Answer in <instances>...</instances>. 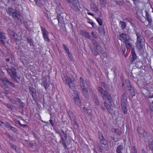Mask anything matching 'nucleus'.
<instances>
[{
	"label": "nucleus",
	"mask_w": 153,
	"mask_h": 153,
	"mask_svg": "<svg viewBox=\"0 0 153 153\" xmlns=\"http://www.w3.org/2000/svg\"><path fill=\"white\" fill-rule=\"evenodd\" d=\"M132 27H134V30L136 33L137 36V41L136 43V46L137 48L139 50L141 49L144 45L145 39L142 36V33H140L137 32L136 29L137 27L134 24L131 23H130Z\"/></svg>",
	"instance_id": "f257e3e1"
},
{
	"label": "nucleus",
	"mask_w": 153,
	"mask_h": 153,
	"mask_svg": "<svg viewBox=\"0 0 153 153\" xmlns=\"http://www.w3.org/2000/svg\"><path fill=\"white\" fill-rule=\"evenodd\" d=\"M122 92L123 94L121 98V107L124 113L126 114L127 113V102L126 95L127 91L125 88H123Z\"/></svg>",
	"instance_id": "f03ea898"
},
{
	"label": "nucleus",
	"mask_w": 153,
	"mask_h": 153,
	"mask_svg": "<svg viewBox=\"0 0 153 153\" xmlns=\"http://www.w3.org/2000/svg\"><path fill=\"white\" fill-rule=\"evenodd\" d=\"M6 70L8 74L13 80L17 82H18L20 79V75L17 73L16 69L12 66L10 68H7Z\"/></svg>",
	"instance_id": "7ed1b4c3"
},
{
	"label": "nucleus",
	"mask_w": 153,
	"mask_h": 153,
	"mask_svg": "<svg viewBox=\"0 0 153 153\" xmlns=\"http://www.w3.org/2000/svg\"><path fill=\"white\" fill-rule=\"evenodd\" d=\"M97 89L98 92L100 93L102 97L104 100L107 99L109 103H111L112 98L107 91L100 86L97 88Z\"/></svg>",
	"instance_id": "20e7f679"
},
{
	"label": "nucleus",
	"mask_w": 153,
	"mask_h": 153,
	"mask_svg": "<svg viewBox=\"0 0 153 153\" xmlns=\"http://www.w3.org/2000/svg\"><path fill=\"white\" fill-rule=\"evenodd\" d=\"M84 82V79L82 77H80L79 78V82L81 88L82 89V92L84 95L88 97V91L87 88V86H88L89 84L88 81L87 79H85Z\"/></svg>",
	"instance_id": "39448f33"
},
{
	"label": "nucleus",
	"mask_w": 153,
	"mask_h": 153,
	"mask_svg": "<svg viewBox=\"0 0 153 153\" xmlns=\"http://www.w3.org/2000/svg\"><path fill=\"white\" fill-rule=\"evenodd\" d=\"M60 137V140L59 143H62L63 146L65 149L68 148L66 144V141L67 139V134L62 129H60L59 132H58Z\"/></svg>",
	"instance_id": "423d86ee"
},
{
	"label": "nucleus",
	"mask_w": 153,
	"mask_h": 153,
	"mask_svg": "<svg viewBox=\"0 0 153 153\" xmlns=\"http://www.w3.org/2000/svg\"><path fill=\"white\" fill-rule=\"evenodd\" d=\"M131 32V30L129 29H127L126 32L119 34V39L123 43L128 41H131V39L128 35Z\"/></svg>",
	"instance_id": "0eeeda50"
},
{
	"label": "nucleus",
	"mask_w": 153,
	"mask_h": 153,
	"mask_svg": "<svg viewBox=\"0 0 153 153\" xmlns=\"http://www.w3.org/2000/svg\"><path fill=\"white\" fill-rule=\"evenodd\" d=\"M71 8L74 10L78 12L79 11L80 7L78 0H68Z\"/></svg>",
	"instance_id": "6e6552de"
},
{
	"label": "nucleus",
	"mask_w": 153,
	"mask_h": 153,
	"mask_svg": "<svg viewBox=\"0 0 153 153\" xmlns=\"http://www.w3.org/2000/svg\"><path fill=\"white\" fill-rule=\"evenodd\" d=\"M63 76V80L66 83L72 90L74 91L75 89V85L74 83L67 74H64Z\"/></svg>",
	"instance_id": "1a4fd4ad"
},
{
	"label": "nucleus",
	"mask_w": 153,
	"mask_h": 153,
	"mask_svg": "<svg viewBox=\"0 0 153 153\" xmlns=\"http://www.w3.org/2000/svg\"><path fill=\"white\" fill-rule=\"evenodd\" d=\"M43 80L42 84L43 85L45 89L46 90L49 87L51 83L49 76H45L43 77Z\"/></svg>",
	"instance_id": "9d476101"
},
{
	"label": "nucleus",
	"mask_w": 153,
	"mask_h": 153,
	"mask_svg": "<svg viewBox=\"0 0 153 153\" xmlns=\"http://www.w3.org/2000/svg\"><path fill=\"white\" fill-rule=\"evenodd\" d=\"M57 19L58 21L59 24L60 23V25L63 30H66L65 24V23L62 17L59 13L57 14Z\"/></svg>",
	"instance_id": "9b49d317"
},
{
	"label": "nucleus",
	"mask_w": 153,
	"mask_h": 153,
	"mask_svg": "<svg viewBox=\"0 0 153 153\" xmlns=\"http://www.w3.org/2000/svg\"><path fill=\"white\" fill-rule=\"evenodd\" d=\"M42 31V32L43 37L44 40L47 42H49L50 40L48 38V33L45 29L42 26H41Z\"/></svg>",
	"instance_id": "f8f14e48"
},
{
	"label": "nucleus",
	"mask_w": 153,
	"mask_h": 153,
	"mask_svg": "<svg viewBox=\"0 0 153 153\" xmlns=\"http://www.w3.org/2000/svg\"><path fill=\"white\" fill-rule=\"evenodd\" d=\"M2 87L4 89L3 93L6 95H8L9 94V92L11 90V88L8 87L7 85L3 84L2 86Z\"/></svg>",
	"instance_id": "ddd939ff"
},
{
	"label": "nucleus",
	"mask_w": 153,
	"mask_h": 153,
	"mask_svg": "<svg viewBox=\"0 0 153 153\" xmlns=\"http://www.w3.org/2000/svg\"><path fill=\"white\" fill-rule=\"evenodd\" d=\"M100 140L101 144L104 145V146L103 147L105 151H108V147L107 144V142L104 137L100 139Z\"/></svg>",
	"instance_id": "4468645a"
},
{
	"label": "nucleus",
	"mask_w": 153,
	"mask_h": 153,
	"mask_svg": "<svg viewBox=\"0 0 153 153\" xmlns=\"http://www.w3.org/2000/svg\"><path fill=\"white\" fill-rule=\"evenodd\" d=\"M131 54L132 57L131 59L130 62L132 63L135 61L137 58V56L135 53L134 49V48H131Z\"/></svg>",
	"instance_id": "2eb2a0df"
},
{
	"label": "nucleus",
	"mask_w": 153,
	"mask_h": 153,
	"mask_svg": "<svg viewBox=\"0 0 153 153\" xmlns=\"http://www.w3.org/2000/svg\"><path fill=\"white\" fill-rule=\"evenodd\" d=\"M73 99L76 105L79 107H81V102L79 98V96L77 95L76 97H74Z\"/></svg>",
	"instance_id": "dca6fc26"
},
{
	"label": "nucleus",
	"mask_w": 153,
	"mask_h": 153,
	"mask_svg": "<svg viewBox=\"0 0 153 153\" xmlns=\"http://www.w3.org/2000/svg\"><path fill=\"white\" fill-rule=\"evenodd\" d=\"M2 81L4 83V84H5V85H10L13 87L16 88V86L15 84L10 82L7 78L6 77L4 79H2Z\"/></svg>",
	"instance_id": "f3484780"
},
{
	"label": "nucleus",
	"mask_w": 153,
	"mask_h": 153,
	"mask_svg": "<svg viewBox=\"0 0 153 153\" xmlns=\"http://www.w3.org/2000/svg\"><path fill=\"white\" fill-rule=\"evenodd\" d=\"M29 91L30 94L31 95L33 100H35L36 99V91L35 89L33 87H29Z\"/></svg>",
	"instance_id": "a211bd4d"
},
{
	"label": "nucleus",
	"mask_w": 153,
	"mask_h": 153,
	"mask_svg": "<svg viewBox=\"0 0 153 153\" xmlns=\"http://www.w3.org/2000/svg\"><path fill=\"white\" fill-rule=\"evenodd\" d=\"M145 12L146 14V20L148 22L149 25H151L152 22L151 16L148 13V12L147 10H145Z\"/></svg>",
	"instance_id": "6ab92c4d"
},
{
	"label": "nucleus",
	"mask_w": 153,
	"mask_h": 153,
	"mask_svg": "<svg viewBox=\"0 0 153 153\" xmlns=\"http://www.w3.org/2000/svg\"><path fill=\"white\" fill-rule=\"evenodd\" d=\"M96 48V49L100 51V53L102 54H105V51H104L103 49L97 43L96 44L94 45Z\"/></svg>",
	"instance_id": "aec40b11"
},
{
	"label": "nucleus",
	"mask_w": 153,
	"mask_h": 153,
	"mask_svg": "<svg viewBox=\"0 0 153 153\" xmlns=\"http://www.w3.org/2000/svg\"><path fill=\"white\" fill-rule=\"evenodd\" d=\"M120 24L121 25V29L123 30V32H126L127 29H129L128 28H126V23L125 22L123 21H120L119 22Z\"/></svg>",
	"instance_id": "412c9836"
},
{
	"label": "nucleus",
	"mask_w": 153,
	"mask_h": 153,
	"mask_svg": "<svg viewBox=\"0 0 153 153\" xmlns=\"http://www.w3.org/2000/svg\"><path fill=\"white\" fill-rule=\"evenodd\" d=\"M15 11L16 10H15L13 8L9 7L7 10V12L9 15H10L14 17V16H16V13H15Z\"/></svg>",
	"instance_id": "4be33fe9"
},
{
	"label": "nucleus",
	"mask_w": 153,
	"mask_h": 153,
	"mask_svg": "<svg viewBox=\"0 0 153 153\" xmlns=\"http://www.w3.org/2000/svg\"><path fill=\"white\" fill-rule=\"evenodd\" d=\"M92 98L94 102L97 105H99V102L97 98V96L94 93L92 94Z\"/></svg>",
	"instance_id": "5701e85b"
},
{
	"label": "nucleus",
	"mask_w": 153,
	"mask_h": 153,
	"mask_svg": "<svg viewBox=\"0 0 153 153\" xmlns=\"http://www.w3.org/2000/svg\"><path fill=\"white\" fill-rule=\"evenodd\" d=\"M17 102L19 104V108L20 109H22L25 106V104L22 102L21 100L18 98H16Z\"/></svg>",
	"instance_id": "b1692460"
},
{
	"label": "nucleus",
	"mask_w": 153,
	"mask_h": 153,
	"mask_svg": "<svg viewBox=\"0 0 153 153\" xmlns=\"http://www.w3.org/2000/svg\"><path fill=\"white\" fill-rule=\"evenodd\" d=\"M111 131L112 132L118 135H120L122 133L121 131L119 128H112L111 129Z\"/></svg>",
	"instance_id": "393cba45"
},
{
	"label": "nucleus",
	"mask_w": 153,
	"mask_h": 153,
	"mask_svg": "<svg viewBox=\"0 0 153 153\" xmlns=\"http://www.w3.org/2000/svg\"><path fill=\"white\" fill-rule=\"evenodd\" d=\"M128 91L129 92L131 96L133 97L135 95L134 91L132 87H129V88H128Z\"/></svg>",
	"instance_id": "a878e982"
},
{
	"label": "nucleus",
	"mask_w": 153,
	"mask_h": 153,
	"mask_svg": "<svg viewBox=\"0 0 153 153\" xmlns=\"http://www.w3.org/2000/svg\"><path fill=\"white\" fill-rule=\"evenodd\" d=\"M147 148L149 149V150L153 151V141H149L147 146Z\"/></svg>",
	"instance_id": "bb28decb"
},
{
	"label": "nucleus",
	"mask_w": 153,
	"mask_h": 153,
	"mask_svg": "<svg viewBox=\"0 0 153 153\" xmlns=\"http://www.w3.org/2000/svg\"><path fill=\"white\" fill-rule=\"evenodd\" d=\"M35 1V4L37 6L39 7H41L43 5H44L43 2H41L40 1H38L37 0H34Z\"/></svg>",
	"instance_id": "cd10ccee"
},
{
	"label": "nucleus",
	"mask_w": 153,
	"mask_h": 153,
	"mask_svg": "<svg viewBox=\"0 0 153 153\" xmlns=\"http://www.w3.org/2000/svg\"><path fill=\"white\" fill-rule=\"evenodd\" d=\"M101 85L106 90L109 89V86L106 83L104 82H101L100 83Z\"/></svg>",
	"instance_id": "c85d7f7f"
},
{
	"label": "nucleus",
	"mask_w": 153,
	"mask_h": 153,
	"mask_svg": "<svg viewBox=\"0 0 153 153\" xmlns=\"http://www.w3.org/2000/svg\"><path fill=\"white\" fill-rule=\"evenodd\" d=\"M4 105L9 109L13 110L14 109V106L12 105L9 103H5Z\"/></svg>",
	"instance_id": "c756f323"
},
{
	"label": "nucleus",
	"mask_w": 153,
	"mask_h": 153,
	"mask_svg": "<svg viewBox=\"0 0 153 153\" xmlns=\"http://www.w3.org/2000/svg\"><path fill=\"white\" fill-rule=\"evenodd\" d=\"M126 45V47L127 49H129L132 47V45L130 41H128L125 42Z\"/></svg>",
	"instance_id": "7c9ffc66"
},
{
	"label": "nucleus",
	"mask_w": 153,
	"mask_h": 153,
	"mask_svg": "<svg viewBox=\"0 0 153 153\" xmlns=\"http://www.w3.org/2000/svg\"><path fill=\"white\" fill-rule=\"evenodd\" d=\"M124 149V147L123 145L122 144H121L117 146L116 152L118 151H122Z\"/></svg>",
	"instance_id": "2f4dec72"
},
{
	"label": "nucleus",
	"mask_w": 153,
	"mask_h": 153,
	"mask_svg": "<svg viewBox=\"0 0 153 153\" xmlns=\"http://www.w3.org/2000/svg\"><path fill=\"white\" fill-rule=\"evenodd\" d=\"M27 42L30 44V46H34L33 41L32 39L28 37L27 38Z\"/></svg>",
	"instance_id": "473e14b6"
},
{
	"label": "nucleus",
	"mask_w": 153,
	"mask_h": 153,
	"mask_svg": "<svg viewBox=\"0 0 153 153\" xmlns=\"http://www.w3.org/2000/svg\"><path fill=\"white\" fill-rule=\"evenodd\" d=\"M104 104L105 107L109 112L112 111L113 110L112 108H110V107L108 104L105 102H104Z\"/></svg>",
	"instance_id": "72a5a7b5"
},
{
	"label": "nucleus",
	"mask_w": 153,
	"mask_h": 153,
	"mask_svg": "<svg viewBox=\"0 0 153 153\" xmlns=\"http://www.w3.org/2000/svg\"><path fill=\"white\" fill-rule=\"evenodd\" d=\"M90 7L91 9L94 11L96 12L98 10V8L93 4H91Z\"/></svg>",
	"instance_id": "f704fd0d"
},
{
	"label": "nucleus",
	"mask_w": 153,
	"mask_h": 153,
	"mask_svg": "<svg viewBox=\"0 0 153 153\" xmlns=\"http://www.w3.org/2000/svg\"><path fill=\"white\" fill-rule=\"evenodd\" d=\"M11 35L12 36L16 41H18L17 34L14 31L11 30L10 32Z\"/></svg>",
	"instance_id": "c9c22d12"
},
{
	"label": "nucleus",
	"mask_w": 153,
	"mask_h": 153,
	"mask_svg": "<svg viewBox=\"0 0 153 153\" xmlns=\"http://www.w3.org/2000/svg\"><path fill=\"white\" fill-rule=\"evenodd\" d=\"M137 132L138 134H144V132H145V131L144 129L139 128H137Z\"/></svg>",
	"instance_id": "e433bc0d"
},
{
	"label": "nucleus",
	"mask_w": 153,
	"mask_h": 153,
	"mask_svg": "<svg viewBox=\"0 0 153 153\" xmlns=\"http://www.w3.org/2000/svg\"><path fill=\"white\" fill-rule=\"evenodd\" d=\"M97 146L98 151L102 153L103 152V150L101 146L99 143H98L97 144Z\"/></svg>",
	"instance_id": "4c0bfd02"
},
{
	"label": "nucleus",
	"mask_w": 153,
	"mask_h": 153,
	"mask_svg": "<svg viewBox=\"0 0 153 153\" xmlns=\"http://www.w3.org/2000/svg\"><path fill=\"white\" fill-rule=\"evenodd\" d=\"M8 144L12 149L15 150V151H16V145H14V144H13L10 142L9 143H8Z\"/></svg>",
	"instance_id": "58836bf2"
},
{
	"label": "nucleus",
	"mask_w": 153,
	"mask_h": 153,
	"mask_svg": "<svg viewBox=\"0 0 153 153\" xmlns=\"http://www.w3.org/2000/svg\"><path fill=\"white\" fill-rule=\"evenodd\" d=\"M84 35L86 38L89 39H91V36L88 33L85 32L84 33Z\"/></svg>",
	"instance_id": "ea45409f"
},
{
	"label": "nucleus",
	"mask_w": 153,
	"mask_h": 153,
	"mask_svg": "<svg viewBox=\"0 0 153 153\" xmlns=\"http://www.w3.org/2000/svg\"><path fill=\"white\" fill-rule=\"evenodd\" d=\"M96 19L97 22L98 23L99 25L100 26H102V19H100L99 18H97Z\"/></svg>",
	"instance_id": "a19ab883"
},
{
	"label": "nucleus",
	"mask_w": 153,
	"mask_h": 153,
	"mask_svg": "<svg viewBox=\"0 0 153 153\" xmlns=\"http://www.w3.org/2000/svg\"><path fill=\"white\" fill-rule=\"evenodd\" d=\"M10 129L13 131L14 132H15L16 133H17L18 130L16 128H15L11 126L10 128Z\"/></svg>",
	"instance_id": "79ce46f5"
},
{
	"label": "nucleus",
	"mask_w": 153,
	"mask_h": 153,
	"mask_svg": "<svg viewBox=\"0 0 153 153\" xmlns=\"http://www.w3.org/2000/svg\"><path fill=\"white\" fill-rule=\"evenodd\" d=\"M98 136L99 137V139H100L101 138H102L104 137H103V135H102V133L100 131H98Z\"/></svg>",
	"instance_id": "37998d69"
},
{
	"label": "nucleus",
	"mask_w": 153,
	"mask_h": 153,
	"mask_svg": "<svg viewBox=\"0 0 153 153\" xmlns=\"http://www.w3.org/2000/svg\"><path fill=\"white\" fill-rule=\"evenodd\" d=\"M10 100L12 103L13 104H17V100H16L13 98H11L10 99Z\"/></svg>",
	"instance_id": "c03bdc74"
},
{
	"label": "nucleus",
	"mask_w": 153,
	"mask_h": 153,
	"mask_svg": "<svg viewBox=\"0 0 153 153\" xmlns=\"http://www.w3.org/2000/svg\"><path fill=\"white\" fill-rule=\"evenodd\" d=\"M6 61L7 62H10L11 63V61H12V59L11 56H10V57H8L7 58L6 57Z\"/></svg>",
	"instance_id": "a18cd8bd"
},
{
	"label": "nucleus",
	"mask_w": 153,
	"mask_h": 153,
	"mask_svg": "<svg viewBox=\"0 0 153 153\" xmlns=\"http://www.w3.org/2000/svg\"><path fill=\"white\" fill-rule=\"evenodd\" d=\"M98 31L100 33H102L104 31L103 29L101 27H99L98 29Z\"/></svg>",
	"instance_id": "49530a36"
},
{
	"label": "nucleus",
	"mask_w": 153,
	"mask_h": 153,
	"mask_svg": "<svg viewBox=\"0 0 153 153\" xmlns=\"http://www.w3.org/2000/svg\"><path fill=\"white\" fill-rule=\"evenodd\" d=\"M0 38H4V39H5V37L4 36V33L1 32V31L0 32Z\"/></svg>",
	"instance_id": "de8ad7c7"
},
{
	"label": "nucleus",
	"mask_w": 153,
	"mask_h": 153,
	"mask_svg": "<svg viewBox=\"0 0 153 153\" xmlns=\"http://www.w3.org/2000/svg\"><path fill=\"white\" fill-rule=\"evenodd\" d=\"M72 124L75 126H76L77 127H78V124L76 122V120H74L72 121Z\"/></svg>",
	"instance_id": "09e8293b"
},
{
	"label": "nucleus",
	"mask_w": 153,
	"mask_h": 153,
	"mask_svg": "<svg viewBox=\"0 0 153 153\" xmlns=\"http://www.w3.org/2000/svg\"><path fill=\"white\" fill-rule=\"evenodd\" d=\"M116 3L117 4L119 5H120V6H122L123 4V2H122L121 1H116Z\"/></svg>",
	"instance_id": "8fccbe9b"
},
{
	"label": "nucleus",
	"mask_w": 153,
	"mask_h": 153,
	"mask_svg": "<svg viewBox=\"0 0 153 153\" xmlns=\"http://www.w3.org/2000/svg\"><path fill=\"white\" fill-rule=\"evenodd\" d=\"M90 39L91 40V41L92 44H93L94 45L96 44L97 43V42H96V41L94 39H93V38H91Z\"/></svg>",
	"instance_id": "3c124183"
},
{
	"label": "nucleus",
	"mask_w": 153,
	"mask_h": 153,
	"mask_svg": "<svg viewBox=\"0 0 153 153\" xmlns=\"http://www.w3.org/2000/svg\"><path fill=\"white\" fill-rule=\"evenodd\" d=\"M126 48H122V51L123 53V55L125 56V57H126V54L125 53V51H126Z\"/></svg>",
	"instance_id": "603ef678"
},
{
	"label": "nucleus",
	"mask_w": 153,
	"mask_h": 153,
	"mask_svg": "<svg viewBox=\"0 0 153 153\" xmlns=\"http://www.w3.org/2000/svg\"><path fill=\"white\" fill-rule=\"evenodd\" d=\"M91 34L92 35V36L94 39H97V35L95 34V33L93 32H92L91 33Z\"/></svg>",
	"instance_id": "864d4df0"
},
{
	"label": "nucleus",
	"mask_w": 153,
	"mask_h": 153,
	"mask_svg": "<svg viewBox=\"0 0 153 153\" xmlns=\"http://www.w3.org/2000/svg\"><path fill=\"white\" fill-rule=\"evenodd\" d=\"M89 46L90 47V49H91V52L92 53L96 50V49H95V48H94V47L93 46L92 47V46H90V45H89Z\"/></svg>",
	"instance_id": "5fc2aeb1"
},
{
	"label": "nucleus",
	"mask_w": 153,
	"mask_h": 153,
	"mask_svg": "<svg viewBox=\"0 0 153 153\" xmlns=\"http://www.w3.org/2000/svg\"><path fill=\"white\" fill-rule=\"evenodd\" d=\"M5 126L7 127V128H9L10 129L11 127V126L10 125V124L8 123H5Z\"/></svg>",
	"instance_id": "6e6d98bb"
},
{
	"label": "nucleus",
	"mask_w": 153,
	"mask_h": 153,
	"mask_svg": "<svg viewBox=\"0 0 153 153\" xmlns=\"http://www.w3.org/2000/svg\"><path fill=\"white\" fill-rule=\"evenodd\" d=\"M19 125H20V126H22V127H23L24 128H26V127H27V126H28L27 125H26V124H21L20 123V122H19Z\"/></svg>",
	"instance_id": "4d7b16f0"
},
{
	"label": "nucleus",
	"mask_w": 153,
	"mask_h": 153,
	"mask_svg": "<svg viewBox=\"0 0 153 153\" xmlns=\"http://www.w3.org/2000/svg\"><path fill=\"white\" fill-rule=\"evenodd\" d=\"M15 13H16V16H14V17H15L16 18H17L18 17V15L19 16H20V13L19 12L16 11H15Z\"/></svg>",
	"instance_id": "13d9d810"
},
{
	"label": "nucleus",
	"mask_w": 153,
	"mask_h": 153,
	"mask_svg": "<svg viewBox=\"0 0 153 153\" xmlns=\"http://www.w3.org/2000/svg\"><path fill=\"white\" fill-rule=\"evenodd\" d=\"M131 153H137V151L134 146H133L132 147V150Z\"/></svg>",
	"instance_id": "bf43d9fd"
},
{
	"label": "nucleus",
	"mask_w": 153,
	"mask_h": 153,
	"mask_svg": "<svg viewBox=\"0 0 153 153\" xmlns=\"http://www.w3.org/2000/svg\"><path fill=\"white\" fill-rule=\"evenodd\" d=\"M3 39H4V38H0V41L2 44L4 45H5V42Z\"/></svg>",
	"instance_id": "052dcab7"
},
{
	"label": "nucleus",
	"mask_w": 153,
	"mask_h": 153,
	"mask_svg": "<svg viewBox=\"0 0 153 153\" xmlns=\"http://www.w3.org/2000/svg\"><path fill=\"white\" fill-rule=\"evenodd\" d=\"M92 53L95 56H96L99 54V53L96 50L95 51Z\"/></svg>",
	"instance_id": "680f3d73"
},
{
	"label": "nucleus",
	"mask_w": 153,
	"mask_h": 153,
	"mask_svg": "<svg viewBox=\"0 0 153 153\" xmlns=\"http://www.w3.org/2000/svg\"><path fill=\"white\" fill-rule=\"evenodd\" d=\"M62 46L66 51H69L68 48L65 44H63Z\"/></svg>",
	"instance_id": "e2e57ef3"
},
{
	"label": "nucleus",
	"mask_w": 153,
	"mask_h": 153,
	"mask_svg": "<svg viewBox=\"0 0 153 153\" xmlns=\"http://www.w3.org/2000/svg\"><path fill=\"white\" fill-rule=\"evenodd\" d=\"M49 122L51 124V126L52 127H54V124L53 122V120H52L50 119L49 120Z\"/></svg>",
	"instance_id": "0e129e2a"
},
{
	"label": "nucleus",
	"mask_w": 153,
	"mask_h": 153,
	"mask_svg": "<svg viewBox=\"0 0 153 153\" xmlns=\"http://www.w3.org/2000/svg\"><path fill=\"white\" fill-rule=\"evenodd\" d=\"M68 57L70 59L71 61H73V57L72 56V55L70 53V54H68Z\"/></svg>",
	"instance_id": "69168bd1"
},
{
	"label": "nucleus",
	"mask_w": 153,
	"mask_h": 153,
	"mask_svg": "<svg viewBox=\"0 0 153 153\" xmlns=\"http://www.w3.org/2000/svg\"><path fill=\"white\" fill-rule=\"evenodd\" d=\"M5 123L3 122L0 120V126H5Z\"/></svg>",
	"instance_id": "338daca9"
},
{
	"label": "nucleus",
	"mask_w": 153,
	"mask_h": 153,
	"mask_svg": "<svg viewBox=\"0 0 153 153\" xmlns=\"http://www.w3.org/2000/svg\"><path fill=\"white\" fill-rule=\"evenodd\" d=\"M150 109L153 112V102H152V103L150 105Z\"/></svg>",
	"instance_id": "774afa93"
}]
</instances>
